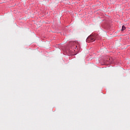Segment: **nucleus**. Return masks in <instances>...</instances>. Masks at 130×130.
<instances>
[{
    "label": "nucleus",
    "mask_w": 130,
    "mask_h": 130,
    "mask_svg": "<svg viewBox=\"0 0 130 130\" xmlns=\"http://www.w3.org/2000/svg\"><path fill=\"white\" fill-rule=\"evenodd\" d=\"M125 29H126L125 26L124 25H123V26H122L121 31H124V30H125Z\"/></svg>",
    "instance_id": "obj_2"
},
{
    "label": "nucleus",
    "mask_w": 130,
    "mask_h": 130,
    "mask_svg": "<svg viewBox=\"0 0 130 130\" xmlns=\"http://www.w3.org/2000/svg\"><path fill=\"white\" fill-rule=\"evenodd\" d=\"M86 40L87 42H93V41H95V37L90 36L87 38Z\"/></svg>",
    "instance_id": "obj_1"
}]
</instances>
